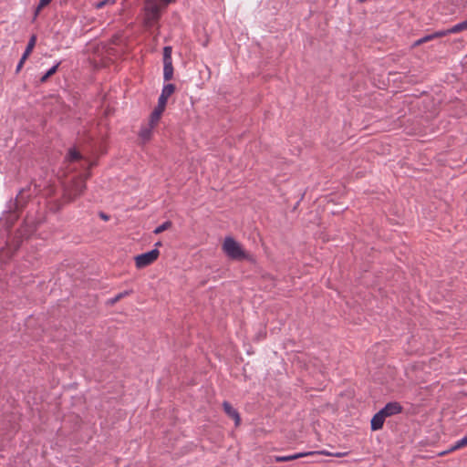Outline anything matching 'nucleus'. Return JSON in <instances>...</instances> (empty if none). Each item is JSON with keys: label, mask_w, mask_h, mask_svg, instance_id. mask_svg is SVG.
Masks as SVG:
<instances>
[{"label": "nucleus", "mask_w": 467, "mask_h": 467, "mask_svg": "<svg viewBox=\"0 0 467 467\" xmlns=\"http://www.w3.org/2000/svg\"><path fill=\"white\" fill-rule=\"evenodd\" d=\"M174 0H146L145 2V25L148 27L153 26L161 16V11Z\"/></svg>", "instance_id": "nucleus-1"}, {"label": "nucleus", "mask_w": 467, "mask_h": 467, "mask_svg": "<svg viewBox=\"0 0 467 467\" xmlns=\"http://www.w3.org/2000/svg\"><path fill=\"white\" fill-rule=\"evenodd\" d=\"M88 177L87 176H79L72 181V182L65 188L64 190V197L67 201L71 202L75 200L77 197L81 195L86 189V180Z\"/></svg>", "instance_id": "nucleus-2"}, {"label": "nucleus", "mask_w": 467, "mask_h": 467, "mask_svg": "<svg viewBox=\"0 0 467 467\" xmlns=\"http://www.w3.org/2000/svg\"><path fill=\"white\" fill-rule=\"evenodd\" d=\"M223 251L231 259L240 260L247 257L240 244L230 236L225 237Z\"/></svg>", "instance_id": "nucleus-3"}, {"label": "nucleus", "mask_w": 467, "mask_h": 467, "mask_svg": "<svg viewBox=\"0 0 467 467\" xmlns=\"http://www.w3.org/2000/svg\"><path fill=\"white\" fill-rule=\"evenodd\" d=\"M171 47H164L163 48V79L169 81L173 78V66L171 58Z\"/></svg>", "instance_id": "nucleus-4"}, {"label": "nucleus", "mask_w": 467, "mask_h": 467, "mask_svg": "<svg viewBox=\"0 0 467 467\" xmlns=\"http://www.w3.org/2000/svg\"><path fill=\"white\" fill-rule=\"evenodd\" d=\"M160 252L158 249H152L147 253L140 254L135 257V265L137 268H144L155 260H157Z\"/></svg>", "instance_id": "nucleus-5"}, {"label": "nucleus", "mask_w": 467, "mask_h": 467, "mask_svg": "<svg viewBox=\"0 0 467 467\" xmlns=\"http://www.w3.org/2000/svg\"><path fill=\"white\" fill-rule=\"evenodd\" d=\"M36 36L35 35H33L30 37L29 41H28V43L26 45V50L23 53L20 60H19V62H18V64L16 66V73H18L22 69L26 60L28 58V57L32 53V51H33V49H34V47L36 46Z\"/></svg>", "instance_id": "nucleus-6"}, {"label": "nucleus", "mask_w": 467, "mask_h": 467, "mask_svg": "<svg viewBox=\"0 0 467 467\" xmlns=\"http://www.w3.org/2000/svg\"><path fill=\"white\" fill-rule=\"evenodd\" d=\"M402 407L399 402H389L379 411L386 417H390L401 412Z\"/></svg>", "instance_id": "nucleus-7"}, {"label": "nucleus", "mask_w": 467, "mask_h": 467, "mask_svg": "<svg viewBox=\"0 0 467 467\" xmlns=\"http://www.w3.org/2000/svg\"><path fill=\"white\" fill-rule=\"evenodd\" d=\"M314 454H316L315 451L298 452V453L290 454V455H286V456H275L274 460L276 462H290V461H294V460H296L299 458H303V457L314 455Z\"/></svg>", "instance_id": "nucleus-8"}, {"label": "nucleus", "mask_w": 467, "mask_h": 467, "mask_svg": "<svg viewBox=\"0 0 467 467\" xmlns=\"http://www.w3.org/2000/svg\"><path fill=\"white\" fill-rule=\"evenodd\" d=\"M175 86L173 84H165L161 89V93L158 99L159 101L167 105L168 99L174 93Z\"/></svg>", "instance_id": "nucleus-9"}, {"label": "nucleus", "mask_w": 467, "mask_h": 467, "mask_svg": "<svg viewBox=\"0 0 467 467\" xmlns=\"http://www.w3.org/2000/svg\"><path fill=\"white\" fill-rule=\"evenodd\" d=\"M223 407L225 413L234 420L235 425L236 426L239 425L240 421H241V418H240L238 411L235 409H234L231 406V404L227 401H224L223 403Z\"/></svg>", "instance_id": "nucleus-10"}, {"label": "nucleus", "mask_w": 467, "mask_h": 467, "mask_svg": "<svg viewBox=\"0 0 467 467\" xmlns=\"http://www.w3.org/2000/svg\"><path fill=\"white\" fill-rule=\"evenodd\" d=\"M154 128H155V126H151L149 123L147 125L141 127L140 133H139V137L143 143L148 142L151 139L152 131H153Z\"/></svg>", "instance_id": "nucleus-11"}, {"label": "nucleus", "mask_w": 467, "mask_h": 467, "mask_svg": "<svg viewBox=\"0 0 467 467\" xmlns=\"http://www.w3.org/2000/svg\"><path fill=\"white\" fill-rule=\"evenodd\" d=\"M385 419L386 417L380 411H378L371 420V430H380L383 427Z\"/></svg>", "instance_id": "nucleus-12"}, {"label": "nucleus", "mask_w": 467, "mask_h": 467, "mask_svg": "<svg viewBox=\"0 0 467 467\" xmlns=\"http://www.w3.org/2000/svg\"><path fill=\"white\" fill-rule=\"evenodd\" d=\"M60 64H61L60 62H57L50 69H48L47 71V73L41 77L40 82L41 83L46 82L48 79L49 77L54 75L57 72V68H58Z\"/></svg>", "instance_id": "nucleus-13"}, {"label": "nucleus", "mask_w": 467, "mask_h": 467, "mask_svg": "<svg viewBox=\"0 0 467 467\" xmlns=\"http://www.w3.org/2000/svg\"><path fill=\"white\" fill-rule=\"evenodd\" d=\"M463 30H467V22H466V20H464V21H462L461 23H458L455 26H453L452 27L449 28V32L451 34H456V33H459V32L463 31Z\"/></svg>", "instance_id": "nucleus-14"}, {"label": "nucleus", "mask_w": 467, "mask_h": 467, "mask_svg": "<svg viewBox=\"0 0 467 467\" xmlns=\"http://www.w3.org/2000/svg\"><path fill=\"white\" fill-rule=\"evenodd\" d=\"M465 446H467V434L463 438L455 441V443L451 447L449 451H453Z\"/></svg>", "instance_id": "nucleus-15"}, {"label": "nucleus", "mask_w": 467, "mask_h": 467, "mask_svg": "<svg viewBox=\"0 0 467 467\" xmlns=\"http://www.w3.org/2000/svg\"><path fill=\"white\" fill-rule=\"evenodd\" d=\"M67 159L69 161H75L81 159L80 153L76 149H70L67 154Z\"/></svg>", "instance_id": "nucleus-16"}, {"label": "nucleus", "mask_w": 467, "mask_h": 467, "mask_svg": "<svg viewBox=\"0 0 467 467\" xmlns=\"http://www.w3.org/2000/svg\"><path fill=\"white\" fill-rule=\"evenodd\" d=\"M161 115H160L158 112H155L154 110L151 112L149 119V124L151 126H156L161 119Z\"/></svg>", "instance_id": "nucleus-17"}, {"label": "nucleus", "mask_w": 467, "mask_h": 467, "mask_svg": "<svg viewBox=\"0 0 467 467\" xmlns=\"http://www.w3.org/2000/svg\"><path fill=\"white\" fill-rule=\"evenodd\" d=\"M171 225V223L167 221V222H164L163 223H161V225H159L155 230H154V234H161L162 233L163 231L169 229Z\"/></svg>", "instance_id": "nucleus-18"}, {"label": "nucleus", "mask_w": 467, "mask_h": 467, "mask_svg": "<svg viewBox=\"0 0 467 467\" xmlns=\"http://www.w3.org/2000/svg\"><path fill=\"white\" fill-rule=\"evenodd\" d=\"M116 0H102L95 4L97 9H101L108 5H114Z\"/></svg>", "instance_id": "nucleus-19"}, {"label": "nucleus", "mask_w": 467, "mask_h": 467, "mask_svg": "<svg viewBox=\"0 0 467 467\" xmlns=\"http://www.w3.org/2000/svg\"><path fill=\"white\" fill-rule=\"evenodd\" d=\"M316 454H323V455H327V456H335V457H343L345 455H347V452H335V453H331V452H328L327 451H315Z\"/></svg>", "instance_id": "nucleus-20"}, {"label": "nucleus", "mask_w": 467, "mask_h": 467, "mask_svg": "<svg viewBox=\"0 0 467 467\" xmlns=\"http://www.w3.org/2000/svg\"><path fill=\"white\" fill-rule=\"evenodd\" d=\"M434 39L433 36H432V34H430V35H427L420 39H418L415 43H414V46H419V45H421L423 43H426L428 41H431Z\"/></svg>", "instance_id": "nucleus-21"}, {"label": "nucleus", "mask_w": 467, "mask_h": 467, "mask_svg": "<svg viewBox=\"0 0 467 467\" xmlns=\"http://www.w3.org/2000/svg\"><path fill=\"white\" fill-rule=\"evenodd\" d=\"M165 108L166 105L163 102L158 100V105L153 110L155 112H158L160 115H162L163 111L165 110Z\"/></svg>", "instance_id": "nucleus-22"}, {"label": "nucleus", "mask_w": 467, "mask_h": 467, "mask_svg": "<svg viewBox=\"0 0 467 467\" xmlns=\"http://www.w3.org/2000/svg\"><path fill=\"white\" fill-rule=\"evenodd\" d=\"M449 34H451L449 32V29H447V30H441V31H437V32L433 33L432 36H433V38H437V37L445 36H447Z\"/></svg>", "instance_id": "nucleus-23"}, {"label": "nucleus", "mask_w": 467, "mask_h": 467, "mask_svg": "<svg viewBox=\"0 0 467 467\" xmlns=\"http://www.w3.org/2000/svg\"><path fill=\"white\" fill-rule=\"evenodd\" d=\"M130 292L128 291H125V292H122V293H119L114 298L111 299V303H116L117 301H119V299H121L122 297H124L125 296L129 295Z\"/></svg>", "instance_id": "nucleus-24"}, {"label": "nucleus", "mask_w": 467, "mask_h": 467, "mask_svg": "<svg viewBox=\"0 0 467 467\" xmlns=\"http://www.w3.org/2000/svg\"><path fill=\"white\" fill-rule=\"evenodd\" d=\"M52 0H39L38 9H43L51 3Z\"/></svg>", "instance_id": "nucleus-25"}, {"label": "nucleus", "mask_w": 467, "mask_h": 467, "mask_svg": "<svg viewBox=\"0 0 467 467\" xmlns=\"http://www.w3.org/2000/svg\"><path fill=\"white\" fill-rule=\"evenodd\" d=\"M22 195H23V191H21L19 192V194L16 196V206L21 205L20 198L22 197Z\"/></svg>", "instance_id": "nucleus-26"}, {"label": "nucleus", "mask_w": 467, "mask_h": 467, "mask_svg": "<svg viewBox=\"0 0 467 467\" xmlns=\"http://www.w3.org/2000/svg\"><path fill=\"white\" fill-rule=\"evenodd\" d=\"M41 10H42V9H38V5H36V9H35V11H34V17H33V20H36V17L38 16V15H39V13H40V11H41Z\"/></svg>", "instance_id": "nucleus-27"}, {"label": "nucleus", "mask_w": 467, "mask_h": 467, "mask_svg": "<svg viewBox=\"0 0 467 467\" xmlns=\"http://www.w3.org/2000/svg\"><path fill=\"white\" fill-rule=\"evenodd\" d=\"M100 217H101L103 220H105V221L109 220V216H108V215H106V214H104V213H101V214H100Z\"/></svg>", "instance_id": "nucleus-28"}, {"label": "nucleus", "mask_w": 467, "mask_h": 467, "mask_svg": "<svg viewBox=\"0 0 467 467\" xmlns=\"http://www.w3.org/2000/svg\"><path fill=\"white\" fill-rule=\"evenodd\" d=\"M357 1H358V2H359V3H364V2H366L367 0H357Z\"/></svg>", "instance_id": "nucleus-29"}, {"label": "nucleus", "mask_w": 467, "mask_h": 467, "mask_svg": "<svg viewBox=\"0 0 467 467\" xmlns=\"http://www.w3.org/2000/svg\"><path fill=\"white\" fill-rule=\"evenodd\" d=\"M466 396H467V393H466Z\"/></svg>", "instance_id": "nucleus-30"}]
</instances>
